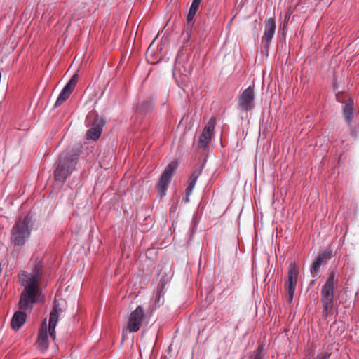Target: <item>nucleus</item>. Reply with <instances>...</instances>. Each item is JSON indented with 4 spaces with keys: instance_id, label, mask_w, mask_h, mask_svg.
Returning <instances> with one entry per match:
<instances>
[{
    "instance_id": "f257e3e1",
    "label": "nucleus",
    "mask_w": 359,
    "mask_h": 359,
    "mask_svg": "<svg viewBox=\"0 0 359 359\" xmlns=\"http://www.w3.org/2000/svg\"><path fill=\"white\" fill-rule=\"evenodd\" d=\"M42 262L36 259L31 272L21 271L19 273V282L25 287L19 302L21 309H29L36 302V296L39 292V282L42 276Z\"/></svg>"
},
{
    "instance_id": "f03ea898",
    "label": "nucleus",
    "mask_w": 359,
    "mask_h": 359,
    "mask_svg": "<svg viewBox=\"0 0 359 359\" xmlns=\"http://www.w3.org/2000/svg\"><path fill=\"white\" fill-rule=\"evenodd\" d=\"M61 309L55 304L53 309L50 312L49 317L48 326H47L46 320L41 325L38 334V348L43 352L46 351L49 346L48 335L54 340L55 339V327L59 319V312Z\"/></svg>"
},
{
    "instance_id": "7ed1b4c3",
    "label": "nucleus",
    "mask_w": 359,
    "mask_h": 359,
    "mask_svg": "<svg viewBox=\"0 0 359 359\" xmlns=\"http://www.w3.org/2000/svg\"><path fill=\"white\" fill-rule=\"evenodd\" d=\"M32 226L31 217H20L11 230V243L15 247L23 246L30 237Z\"/></svg>"
},
{
    "instance_id": "20e7f679",
    "label": "nucleus",
    "mask_w": 359,
    "mask_h": 359,
    "mask_svg": "<svg viewBox=\"0 0 359 359\" xmlns=\"http://www.w3.org/2000/svg\"><path fill=\"white\" fill-rule=\"evenodd\" d=\"M77 157L71 151H63L58 158L57 165L54 172L57 181L65 182L75 170Z\"/></svg>"
},
{
    "instance_id": "39448f33",
    "label": "nucleus",
    "mask_w": 359,
    "mask_h": 359,
    "mask_svg": "<svg viewBox=\"0 0 359 359\" xmlns=\"http://www.w3.org/2000/svg\"><path fill=\"white\" fill-rule=\"evenodd\" d=\"M334 279L335 275L332 273L330 274L321 289L323 315L325 317L331 316L332 315V309L334 307Z\"/></svg>"
},
{
    "instance_id": "423d86ee",
    "label": "nucleus",
    "mask_w": 359,
    "mask_h": 359,
    "mask_svg": "<svg viewBox=\"0 0 359 359\" xmlns=\"http://www.w3.org/2000/svg\"><path fill=\"white\" fill-rule=\"evenodd\" d=\"M177 167L178 163L176 161H172L168 164L162 172L156 187L160 198L166 195L170 182Z\"/></svg>"
},
{
    "instance_id": "0eeeda50",
    "label": "nucleus",
    "mask_w": 359,
    "mask_h": 359,
    "mask_svg": "<svg viewBox=\"0 0 359 359\" xmlns=\"http://www.w3.org/2000/svg\"><path fill=\"white\" fill-rule=\"evenodd\" d=\"M255 95L254 87L250 86L245 89L238 97V108L239 110L248 112L254 107Z\"/></svg>"
},
{
    "instance_id": "6e6552de",
    "label": "nucleus",
    "mask_w": 359,
    "mask_h": 359,
    "mask_svg": "<svg viewBox=\"0 0 359 359\" xmlns=\"http://www.w3.org/2000/svg\"><path fill=\"white\" fill-rule=\"evenodd\" d=\"M299 275V269L295 263H290L288 270L287 280L285 282L286 289L288 294V302L291 303L293 300L297 278Z\"/></svg>"
},
{
    "instance_id": "1a4fd4ad",
    "label": "nucleus",
    "mask_w": 359,
    "mask_h": 359,
    "mask_svg": "<svg viewBox=\"0 0 359 359\" xmlns=\"http://www.w3.org/2000/svg\"><path fill=\"white\" fill-rule=\"evenodd\" d=\"M143 317L144 310L140 305L130 313L128 317L127 328L130 332H136L140 330Z\"/></svg>"
},
{
    "instance_id": "9d476101",
    "label": "nucleus",
    "mask_w": 359,
    "mask_h": 359,
    "mask_svg": "<svg viewBox=\"0 0 359 359\" xmlns=\"http://www.w3.org/2000/svg\"><path fill=\"white\" fill-rule=\"evenodd\" d=\"M91 140L96 141L102 133L103 127L106 123L103 116H99L95 111L91 110Z\"/></svg>"
},
{
    "instance_id": "9b49d317",
    "label": "nucleus",
    "mask_w": 359,
    "mask_h": 359,
    "mask_svg": "<svg viewBox=\"0 0 359 359\" xmlns=\"http://www.w3.org/2000/svg\"><path fill=\"white\" fill-rule=\"evenodd\" d=\"M331 257V250H320L318 252L310 268V272L313 278H318V273L320 266L323 263H326Z\"/></svg>"
},
{
    "instance_id": "f8f14e48",
    "label": "nucleus",
    "mask_w": 359,
    "mask_h": 359,
    "mask_svg": "<svg viewBox=\"0 0 359 359\" xmlns=\"http://www.w3.org/2000/svg\"><path fill=\"white\" fill-rule=\"evenodd\" d=\"M215 127V120L210 119L205 126L201 134L198 137V145L200 148L205 149L210 143Z\"/></svg>"
},
{
    "instance_id": "ddd939ff",
    "label": "nucleus",
    "mask_w": 359,
    "mask_h": 359,
    "mask_svg": "<svg viewBox=\"0 0 359 359\" xmlns=\"http://www.w3.org/2000/svg\"><path fill=\"white\" fill-rule=\"evenodd\" d=\"M276 30V20L273 18H269L265 21L264 39L262 43L266 51H268L269 43L273 39Z\"/></svg>"
},
{
    "instance_id": "4468645a",
    "label": "nucleus",
    "mask_w": 359,
    "mask_h": 359,
    "mask_svg": "<svg viewBox=\"0 0 359 359\" xmlns=\"http://www.w3.org/2000/svg\"><path fill=\"white\" fill-rule=\"evenodd\" d=\"M78 81V75L74 74L69 82L65 86L60 92L55 103V107H60L69 97L73 91L76 83Z\"/></svg>"
},
{
    "instance_id": "2eb2a0df",
    "label": "nucleus",
    "mask_w": 359,
    "mask_h": 359,
    "mask_svg": "<svg viewBox=\"0 0 359 359\" xmlns=\"http://www.w3.org/2000/svg\"><path fill=\"white\" fill-rule=\"evenodd\" d=\"M154 97H148L140 103H138L135 107V111L139 115H146L152 111L156 104Z\"/></svg>"
},
{
    "instance_id": "dca6fc26",
    "label": "nucleus",
    "mask_w": 359,
    "mask_h": 359,
    "mask_svg": "<svg viewBox=\"0 0 359 359\" xmlns=\"http://www.w3.org/2000/svg\"><path fill=\"white\" fill-rule=\"evenodd\" d=\"M354 102L353 99L348 101L343 107V114L345 121L348 125H350L353 118Z\"/></svg>"
},
{
    "instance_id": "f3484780",
    "label": "nucleus",
    "mask_w": 359,
    "mask_h": 359,
    "mask_svg": "<svg viewBox=\"0 0 359 359\" xmlns=\"http://www.w3.org/2000/svg\"><path fill=\"white\" fill-rule=\"evenodd\" d=\"M26 317V314L22 311L15 312L11 320L12 328L15 330L20 329L25 323Z\"/></svg>"
},
{
    "instance_id": "a211bd4d",
    "label": "nucleus",
    "mask_w": 359,
    "mask_h": 359,
    "mask_svg": "<svg viewBox=\"0 0 359 359\" xmlns=\"http://www.w3.org/2000/svg\"><path fill=\"white\" fill-rule=\"evenodd\" d=\"M202 0H193L189 8V13L187 15V21L189 24L194 20L197 11L198 9V6Z\"/></svg>"
},
{
    "instance_id": "6ab92c4d",
    "label": "nucleus",
    "mask_w": 359,
    "mask_h": 359,
    "mask_svg": "<svg viewBox=\"0 0 359 359\" xmlns=\"http://www.w3.org/2000/svg\"><path fill=\"white\" fill-rule=\"evenodd\" d=\"M264 346L259 344L255 350L250 353L247 359H264Z\"/></svg>"
},
{
    "instance_id": "aec40b11",
    "label": "nucleus",
    "mask_w": 359,
    "mask_h": 359,
    "mask_svg": "<svg viewBox=\"0 0 359 359\" xmlns=\"http://www.w3.org/2000/svg\"><path fill=\"white\" fill-rule=\"evenodd\" d=\"M203 168V165L201 166V168H199L198 169H196L193 171V172L191 173V176L189 178L188 185L192 186L194 187H195L196 181L202 172Z\"/></svg>"
},
{
    "instance_id": "412c9836",
    "label": "nucleus",
    "mask_w": 359,
    "mask_h": 359,
    "mask_svg": "<svg viewBox=\"0 0 359 359\" xmlns=\"http://www.w3.org/2000/svg\"><path fill=\"white\" fill-rule=\"evenodd\" d=\"M182 36H183V44L185 45L189 41V40L191 39V28H187V29H185L182 33Z\"/></svg>"
},
{
    "instance_id": "4be33fe9",
    "label": "nucleus",
    "mask_w": 359,
    "mask_h": 359,
    "mask_svg": "<svg viewBox=\"0 0 359 359\" xmlns=\"http://www.w3.org/2000/svg\"><path fill=\"white\" fill-rule=\"evenodd\" d=\"M163 302V295H161V291L158 287V290L156 294L155 304L159 307Z\"/></svg>"
},
{
    "instance_id": "5701e85b",
    "label": "nucleus",
    "mask_w": 359,
    "mask_h": 359,
    "mask_svg": "<svg viewBox=\"0 0 359 359\" xmlns=\"http://www.w3.org/2000/svg\"><path fill=\"white\" fill-rule=\"evenodd\" d=\"M332 353L330 351H324L318 353L313 359H329L331 356Z\"/></svg>"
},
{
    "instance_id": "b1692460",
    "label": "nucleus",
    "mask_w": 359,
    "mask_h": 359,
    "mask_svg": "<svg viewBox=\"0 0 359 359\" xmlns=\"http://www.w3.org/2000/svg\"><path fill=\"white\" fill-rule=\"evenodd\" d=\"M287 29V22H283L280 26V30L282 32V35H285Z\"/></svg>"
},
{
    "instance_id": "393cba45",
    "label": "nucleus",
    "mask_w": 359,
    "mask_h": 359,
    "mask_svg": "<svg viewBox=\"0 0 359 359\" xmlns=\"http://www.w3.org/2000/svg\"><path fill=\"white\" fill-rule=\"evenodd\" d=\"M194 188V187L192 186L187 185V187L186 188V195H191Z\"/></svg>"
},
{
    "instance_id": "a878e982",
    "label": "nucleus",
    "mask_w": 359,
    "mask_h": 359,
    "mask_svg": "<svg viewBox=\"0 0 359 359\" xmlns=\"http://www.w3.org/2000/svg\"><path fill=\"white\" fill-rule=\"evenodd\" d=\"M290 14H286L285 15L284 22H287V23H288V20L290 19Z\"/></svg>"
},
{
    "instance_id": "bb28decb",
    "label": "nucleus",
    "mask_w": 359,
    "mask_h": 359,
    "mask_svg": "<svg viewBox=\"0 0 359 359\" xmlns=\"http://www.w3.org/2000/svg\"><path fill=\"white\" fill-rule=\"evenodd\" d=\"M189 196L190 195H186V196L183 198V201H184L185 203L189 202Z\"/></svg>"
},
{
    "instance_id": "cd10ccee",
    "label": "nucleus",
    "mask_w": 359,
    "mask_h": 359,
    "mask_svg": "<svg viewBox=\"0 0 359 359\" xmlns=\"http://www.w3.org/2000/svg\"><path fill=\"white\" fill-rule=\"evenodd\" d=\"M86 137L87 140L90 139V129H88L86 133Z\"/></svg>"
},
{
    "instance_id": "c85d7f7f",
    "label": "nucleus",
    "mask_w": 359,
    "mask_h": 359,
    "mask_svg": "<svg viewBox=\"0 0 359 359\" xmlns=\"http://www.w3.org/2000/svg\"><path fill=\"white\" fill-rule=\"evenodd\" d=\"M315 282H316V279L313 280L311 282V283H310V286L313 285H314V283H315Z\"/></svg>"
}]
</instances>
